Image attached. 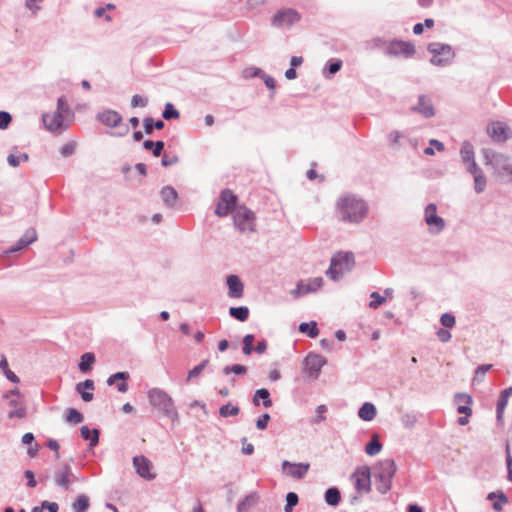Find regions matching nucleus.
Instances as JSON below:
<instances>
[{
	"label": "nucleus",
	"mask_w": 512,
	"mask_h": 512,
	"mask_svg": "<svg viewBox=\"0 0 512 512\" xmlns=\"http://www.w3.org/2000/svg\"><path fill=\"white\" fill-rule=\"evenodd\" d=\"M253 342H254V336L251 334H248L243 339V353L246 355H250L253 350Z\"/></svg>",
	"instance_id": "47"
},
{
	"label": "nucleus",
	"mask_w": 512,
	"mask_h": 512,
	"mask_svg": "<svg viewBox=\"0 0 512 512\" xmlns=\"http://www.w3.org/2000/svg\"><path fill=\"white\" fill-rule=\"evenodd\" d=\"M323 285L322 277H315L308 280H301L297 283L296 288L291 292L294 297L317 292Z\"/></svg>",
	"instance_id": "12"
},
{
	"label": "nucleus",
	"mask_w": 512,
	"mask_h": 512,
	"mask_svg": "<svg viewBox=\"0 0 512 512\" xmlns=\"http://www.w3.org/2000/svg\"><path fill=\"white\" fill-rule=\"evenodd\" d=\"M64 117V113L55 111L53 113L43 115V122L47 129L50 131H56L62 127Z\"/></svg>",
	"instance_id": "20"
},
{
	"label": "nucleus",
	"mask_w": 512,
	"mask_h": 512,
	"mask_svg": "<svg viewBox=\"0 0 512 512\" xmlns=\"http://www.w3.org/2000/svg\"><path fill=\"white\" fill-rule=\"evenodd\" d=\"M26 414V408L24 406H19L17 409L9 412V418H24Z\"/></svg>",
	"instance_id": "59"
},
{
	"label": "nucleus",
	"mask_w": 512,
	"mask_h": 512,
	"mask_svg": "<svg viewBox=\"0 0 512 512\" xmlns=\"http://www.w3.org/2000/svg\"><path fill=\"white\" fill-rule=\"evenodd\" d=\"M189 512H205L203 507H202V504L199 500H196L194 503H193V507H192V510L189 511Z\"/></svg>",
	"instance_id": "64"
},
{
	"label": "nucleus",
	"mask_w": 512,
	"mask_h": 512,
	"mask_svg": "<svg viewBox=\"0 0 512 512\" xmlns=\"http://www.w3.org/2000/svg\"><path fill=\"white\" fill-rule=\"evenodd\" d=\"M286 501L287 503L285 506V511L290 512L292 508L298 503V495L294 492H289L286 496Z\"/></svg>",
	"instance_id": "46"
},
{
	"label": "nucleus",
	"mask_w": 512,
	"mask_h": 512,
	"mask_svg": "<svg viewBox=\"0 0 512 512\" xmlns=\"http://www.w3.org/2000/svg\"><path fill=\"white\" fill-rule=\"evenodd\" d=\"M246 371H247L246 367L241 365V364H235V365H232V366H226L223 369L224 374H229V373L245 374Z\"/></svg>",
	"instance_id": "49"
},
{
	"label": "nucleus",
	"mask_w": 512,
	"mask_h": 512,
	"mask_svg": "<svg viewBox=\"0 0 512 512\" xmlns=\"http://www.w3.org/2000/svg\"><path fill=\"white\" fill-rule=\"evenodd\" d=\"M381 449L382 445L379 442L377 435H374L372 440L366 445L365 452L370 456H374L378 454Z\"/></svg>",
	"instance_id": "36"
},
{
	"label": "nucleus",
	"mask_w": 512,
	"mask_h": 512,
	"mask_svg": "<svg viewBox=\"0 0 512 512\" xmlns=\"http://www.w3.org/2000/svg\"><path fill=\"white\" fill-rule=\"evenodd\" d=\"M162 412H164L165 416H167L172 422L177 421L178 413L173 404V401L171 397L164 393H162Z\"/></svg>",
	"instance_id": "25"
},
{
	"label": "nucleus",
	"mask_w": 512,
	"mask_h": 512,
	"mask_svg": "<svg viewBox=\"0 0 512 512\" xmlns=\"http://www.w3.org/2000/svg\"><path fill=\"white\" fill-rule=\"evenodd\" d=\"M336 210L340 220L350 223L363 220L368 213L365 201L354 195H345L339 198L336 203Z\"/></svg>",
	"instance_id": "1"
},
{
	"label": "nucleus",
	"mask_w": 512,
	"mask_h": 512,
	"mask_svg": "<svg viewBox=\"0 0 512 512\" xmlns=\"http://www.w3.org/2000/svg\"><path fill=\"white\" fill-rule=\"evenodd\" d=\"M80 432L84 440L90 441V447H94L98 444L99 431L97 429H89L87 426H82Z\"/></svg>",
	"instance_id": "27"
},
{
	"label": "nucleus",
	"mask_w": 512,
	"mask_h": 512,
	"mask_svg": "<svg viewBox=\"0 0 512 512\" xmlns=\"http://www.w3.org/2000/svg\"><path fill=\"white\" fill-rule=\"evenodd\" d=\"M396 473V464L392 459L379 461L373 468L377 490L385 494L392 487V479Z\"/></svg>",
	"instance_id": "2"
},
{
	"label": "nucleus",
	"mask_w": 512,
	"mask_h": 512,
	"mask_svg": "<svg viewBox=\"0 0 512 512\" xmlns=\"http://www.w3.org/2000/svg\"><path fill=\"white\" fill-rule=\"evenodd\" d=\"M129 378V374L127 372H118L113 375H111L107 383L108 385L117 384L118 391L125 393L128 390V384L126 383V380Z\"/></svg>",
	"instance_id": "23"
},
{
	"label": "nucleus",
	"mask_w": 512,
	"mask_h": 512,
	"mask_svg": "<svg viewBox=\"0 0 512 512\" xmlns=\"http://www.w3.org/2000/svg\"><path fill=\"white\" fill-rule=\"evenodd\" d=\"M25 477L28 479V483L27 484H28L29 487L33 488V487L36 486L37 483H36V480L34 478V474H33L32 471H30V470L25 471Z\"/></svg>",
	"instance_id": "63"
},
{
	"label": "nucleus",
	"mask_w": 512,
	"mask_h": 512,
	"mask_svg": "<svg viewBox=\"0 0 512 512\" xmlns=\"http://www.w3.org/2000/svg\"><path fill=\"white\" fill-rule=\"evenodd\" d=\"M178 194L176 190L171 187L167 186L162 188V201L165 203L168 207H174L177 203Z\"/></svg>",
	"instance_id": "26"
},
{
	"label": "nucleus",
	"mask_w": 512,
	"mask_h": 512,
	"mask_svg": "<svg viewBox=\"0 0 512 512\" xmlns=\"http://www.w3.org/2000/svg\"><path fill=\"white\" fill-rule=\"evenodd\" d=\"M240 412V409L238 406H234L230 403L223 405L220 410L219 414L222 417H229V416H237Z\"/></svg>",
	"instance_id": "40"
},
{
	"label": "nucleus",
	"mask_w": 512,
	"mask_h": 512,
	"mask_svg": "<svg viewBox=\"0 0 512 512\" xmlns=\"http://www.w3.org/2000/svg\"><path fill=\"white\" fill-rule=\"evenodd\" d=\"M300 14L294 9L279 10L272 18V25L278 28L290 27L300 20Z\"/></svg>",
	"instance_id": "7"
},
{
	"label": "nucleus",
	"mask_w": 512,
	"mask_h": 512,
	"mask_svg": "<svg viewBox=\"0 0 512 512\" xmlns=\"http://www.w3.org/2000/svg\"><path fill=\"white\" fill-rule=\"evenodd\" d=\"M56 111L64 113L65 115H67L69 113V108H68V105H67L66 100L64 99V97H60L58 99L57 110Z\"/></svg>",
	"instance_id": "60"
},
{
	"label": "nucleus",
	"mask_w": 512,
	"mask_h": 512,
	"mask_svg": "<svg viewBox=\"0 0 512 512\" xmlns=\"http://www.w3.org/2000/svg\"><path fill=\"white\" fill-rule=\"evenodd\" d=\"M418 110L420 113H422L426 117H431L434 115V110H433L432 104L425 97L419 98Z\"/></svg>",
	"instance_id": "35"
},
{
	"label": "nucleus",
	"mask_w": 512,
	"mask_h": 512,
	"mask_svg": "<svg viewBox=\"0 0 512 512\" xmlns=\"http://www.w3.org/2000/svg\"><path fill=\"white\" fill-rule=\"evenodd\" d=\"M441 324L446 328L454 327L456 323L455 316L450 313H444L440 318Z\"/></svg>",
	"instance_id": "48"
},
{
	"label": "nucleus",
	"mask_w": 512,
	"mask_h": 512,
	"mask_svg": "<svg viewBox=\"0 0 512 512\" xmlns=\"http://www.w3.org/2000/svg\"><path fill=\"white\" fill-rule=\"evenodd\" d=\"M325 363V358L318 354H309L305 358L306 369L311 375L316 376L320 372L321 368L325 365Z\"/></svg>",
	"instance_id": "18"
},
{
	"label": "nucleus",
	"mask_w": 512,
	"mask_h": 512,
	"mask_svg": "<svg viewBox=\"0 0 512 512\" xmlns=\"http://www.w3.org/2000/svg\"><path fill=\"white\" fill-rule=\"evenodd\" d=\"M229 313L233 318L242 322L246 321L249 317V309L245 306L231 307Z\"/></svg>",
	"instance_id": "32"
},
{
	"label": "nucleus",
	"mask_w": 512,
	"mask_h": 512,
	"mask_svg": "<svg viewBox=\"0 0 512 512\" xmlns=\"http://www.w3.org/2000/svg\"><path fill=\"white\" fill-rule=\"evenodd\" d=\"M428 49L433 54L431 62L435 65H444L453 57V51L450 46L433 43L429 45Z\"/></svg>",
	"instance_id": "8"
},
{
	"label": "nucleus",
	"mask_w": 512,
	"mask_h": 512,
	"mask_svg": "<svg viewBox=\"0 0 512 512\" xmlns=\"http://www.w3.org/2000/svg\"><path fill=\"white\" fill-rule=\"evenodd\" d=\"M355 489L358 493H367L371 486V472L368 466L358 467L351 476Z\"/></svg>",
	"instance_id": "6"
},
{
	"label": "nucleus",
	"mask_w": 512,
	"mask_h": 512,
	"mask_svg": "<svg viewBox=\"0 0 512 512\" xmlns=\"http://www.w3.org/2000/svg\"><path fill=\"white\" fill-rule=\"evenodd\" d=\"M340 499V492L337 488H329L325 493V500L329 505H337L340 502Z\"/></svg>",
	"instance_id": "37"
},
{
	"label": "nucleus",
	"mask_w": 512,
	"mask_h": 512,
	"mask_svg": "<svg viewBox=\"0 0 512 512\" xmlns=\"http://www.w3.org/2000/svg\"><path fill=\"white\" fill-rule=\"evenodd\" d=\"M474 175L475 190L480 193L483 192L486 187V179L477 167V171L472 173Z\"/></svg>",
	"instance_id": "38"
},
{
	"label": "nucleus",
	"mask_w": 512,
	"mask_h": 512,
	"mask_svg": "<svg viewBox=\"0 0 512 512\" xmlns=\"http://www.w3.org/2000/svg\"><path fill=\"white\" fill-rule=\"evenodd\" d=\"M76 390L81 394V398L85 402H90L94 395L92 392L94 390V382L93 380L87 379L84 382H80L76 385Z\"/></svg>",
	"instance_id": "24"
},
{
	"label": "nucleus",
	"mask_w": 512,
	"mask_h": 512,
	"mask_svg": "<svg viewBox=\"0 0 512 512\" xmlns=\"http://www.w3.org/2000/svg\"><path fill=\"white\" fill-rule=\"evenodd\" d=\"M206 363L207 361H203L199 365L195 366L192 370H190L188 374V379L198 377L202 370L205 368Z\"/></svg>",
	"instance_id": "53"
},
{
	"label": "nucleus",
	"mask_w": 512,
	"mask_h": 512,
	"mask_svg": "<svg viewBox=\"0 0 512 512\" xmlns=\"http://www.w3.org/2000/svg\"><path fill=\"white\" fill-rule=\"evenodd\" d=\"M144 147L146 149H152L153 148V154L158 157L160 156V141L153 142L150 140H147L144 142Z\"/></svg>",
	"instance_id": "52"
},
{
	"label": "nucleus",
	"mask_w": 512,
	"mask_h": 512,
	"mask_svg": "<svg viewBox=\"0 0 512 512\" xmlns=\"http://www.w3.org/2000/svg\"><path fill=\"white\" fill-rule=\"evenodd\" d=\"M234 222L241 232H252L255 228V216L252 211L246 207L236 208L234 215Z\"/></svg>",
	"instance_id": "4"
},
{
	"label": "nucleus",
	"mask_w": 512,
	"mask_h": 512,
	"mask_svg": "<svg viewBox=\"0 0 512 512\" xmlns=\"http://www.w3.org/2000/svg\"><path fill=\"white\" fill-rule=\"evenodd\" d=\"M95 362V356L92 353H85L81 356L79 369L82 372H87L91 369L92 364Z\"/></svg>",
	"instance_id": "34"
},
{
	"label": "nucleus",
	"mask_w": 512,
	"mask_h": 512,
	"mask_svg": "<svg viewBox=\"0 0 512 512\" xmlns=\"http://www.w3.org/2000/svg\"><path fill=\"white\" fill-rule=\"evenodd\" d=\"M237 197L230 190H224L221 193L220 200L216 206L215 213L224 217L232 210L236 204Z\"/></svg>",
	"instance_id": "13"
},
{
	"label": "nucleus",
	"mask_w": 512,
	"mask_h": 512,
	"mask_svg": "<svg viewBox=\"0 0 512 512\" xmlns=\"http://www.w3.org/2000/svg\"><path fill=\"white\" fill-rule=\"evenodd\" d=\"M455 402L457 403V412L459 414H464L465 416L460 417L458 419V423L462 426L468 424V417L472 414V397L469 394H458L455 397Z\"/></svg>",
	"instance_id": "11"
},
{
	"label": "nucleus",
	"mask_w": 512,
	"mask_h": 512,
	"mask_svg": "<svg viewBox=\"0 0 512 512\" xmlns=\"http://www.w3.org/2000/svg\"><path fill=\"white\" fill-rule=\"evenodd\" d=\"M491 367V364L480 365L475 372L474 380L481 381L484 375L491 369Z\"/></svg>",
	"instance_id": "51"
},
{
	"label": "nucleus",
	"mask_w": 512,
	"mask_h": 512,
	"mask_svg": "<svg viewBox=\"0 0 512 512\" xmlns=\"http://www.w3.org/2000/svg\"><path fill=\"white\" fill-rule=\"evenodd\" d=\"M43 0H26V7L35 14L38 10H40V3H42Z\"/></svg>",
	"instance_id": "56"
},
{
	"label": "nucleus",
	"mask_w": 512,
	"mask_h": 512,
	"mask_svg": "<svg viewBox=\"0 0 512 512\" xmlns=\"http://www.w3.org/2000/svg\"><path fill=\"white\" fill-rule=\"evenodd\" d=\"M270 420L269 414H263L256 422V426L260 430L266 429L268 422Z\"/></svg>",
	"instance_id": "57"
},
{
	"label": "nucleus",
	"mask_w": 512,
	"mask_h": 512,
	"mask_svg": "<svg viewBox=\"0 0 512 512\" xmlns=\"http://www.w3.org/2000/svg\"><path fill=\"white\" fill-rule=\"evenodd\" d=\"M461 158L463 162L467 165V169L470 173H475L477 171V163L474 159V149L473 146L465 142L461 147Z\"/></svg>",
	"instance_id": "17"
},
{
	"label": "nucleus",
	"mask_w": 512,
	"mask_h": 512,
	"mask_svg": "<svg viewBox=\"0 0 512 512\" xmlns=\"http://www.w3.org/2000/svg\"><path fill=\"white\" fill-rule=\"evenodd\" d=\"M147 104V99L141 95H134L131 100L132 107H144Z\"/></svg>",
	"instance_id": "55"
},
{
	"label": "nucleus",
	"mask_w": 512,
	"mask_h": 512,
	"mask_svg": "<svg viewBox=\"0 0 512 512\" xmlns=\"http://www.w3.org/2000/svg\"><path fill=\"white\" fill-rule=\"evenodd\" d=\"M299 330L302 333H306L309 337L315 338L319 334L316 322L306 323L303 322L299 325Z\"/></svg>",
	"instance_id": "33"
},
{
	"label": "nucleus",
	"mask_w": 512,
	"mask_h": 512,
	"mask_svg": "<svg viewBox=\"0 0 512 512\" xmlns=\"http://www.w3.org/2000/svg\"><path fill=\"white\" fill-rule=\"evenodd\" d=\"M66 420L72 424H79L83 421V415L74 408H69L66 413Z\"/></svg>",
	"instance_id": "39"
},
{
	"label": "nucleus",
	"mask_w": 512,
	"mask_h": 512,
	"mask_svg": "<svg viewBox=\"0 0 512 512\" xmlns=\"http://www.w3.org/2000/svg\"><path fill=\"white\" fill-rule=\"evenodd\" d=\"M358 415L364 421H371L376 415V408L373 404L366 402L359 409Z\"/></svg>",
	"instance_id": "30"
},
{
	"label": "nucleus",
	"mask_w": 512,
	"mask_h": 512,
	"mask_svg": "<svg viewBox=\"0 0 512 512\" xmlns=\"http://www.w3.org/2000/svg\"><path fill=\"white\" fill-rule=\"evenodd\" d=\"M491 164L493 165L498 177L512 175V165L507 157L501 155L495 156L494 159L491 160Z\"/></svg>",
	"instance_id": "16"
},
{
	"label": "nucleus",
	"mask_w": 512,
	"mask_h": 512,
	"mask_svg": "<svg viewBox=\"0 0 512 512\" xmlns=\"http://www.w3.org/2000/svg\"><path fill=\"white\" fill-rule=\"evenodd\" d=\"M488 132L496 142H505L512 134L510 128L502 122H493L490 124Z\"/></svg>",
	"instance_id": "14"
},
{
	"label": "nucleus",
	"mask_w": 512,
	"mask_h": 512,
	"mask_svg": "<svg viewBox=\"0 0 512 512\" xmlns=\"http://www.w3.org/2000/svg\"><path fill=\"white\" fill-rule=\"evenodd\" d=\"M28 160H29V157H28V154H26V153H22L20 155L9 154L7 157V161L9 163V165L12 167H17L20 165L21 161L27 162Z\"/></svg>",
	"instance_id": "42"
},
{
	"label": "nucleus",
	"mask_w": 512,
	"mask_h": 512,
	"mask_svg": "<svg viewBox=\"0 0 512 512\" xmlns=\"http://www.w3.org/2000/svg\"><path fill=\"white\" fill-rule=\"evenodd\" d=\"M355 264L354 256L350 252H338L332 259L326 274L332 280L339 279L343 274L350 271Z\"/></svg>",
	"instance_id": "3"
},
{
	"label": "nucleus",
	"mask_w": 512,
	"mask_h": 512,
	"mask_svg": "<svg viewBox=\"0 0 512 512\" xmlns=\"http://www.w3.org/2000/svg\"><path fill=\"white\" fill-rule=\"evenodd\" d=\"M162 117L166 120L171 119H178L179 118V112L178 110L173 106L171 103H166L165 109L162 112Z\"/></svg>",
	"instance_id": "41"
},
{
	"label": "nucleus",
	"mask_w": 512,
	"mask_h": 512,
	"mask_svg": "<svg viewBox=\"0 0 512 512\" xmlns=\"http://www.w3.org/2000/svg\"><path fill=\"white\" fill-rule=\"evenodd\" d=\"M98 119L107 127L118 128L119 130L114 133L115 135L123 136L129 131L128 126L122 123V118L116 111H104L98 115Z\"/></svg>",
	"instance_id": "5"
},
{
	"label": "nucleus",
	"mask_w": 512,
	"mask_h": 512,
	"mask_svg": "<svg viewBox=\"0 0 512 512\" xmlns=\"http://www.w3.org/2000/svg\"><path fill=\"white\" fill-rule=\"evenodd\" d=\"M90 507V499L87 495L81 494L77 496L72 503L73 512H86Z\"/></svg>",
	"instance_id": "29"
},
{
	"label": "nucleus",
	"mask_w": 512,
	"mask_h": 512,
	"mask_svg": "<svg viewBox=\"0 0 512 512\" xmlns=\"http://www.w3.org/2000/svg\"><path fill=\"white\" fill-rule=\"evenodd\" d=\"M498 498H499V501L498 502H495L493 503V508L497 511H500L502 509V505L501 504H505L508 502V498L505 496V494L503 493H500L498 495Z\"/></svg>",
	"instance_id": "61"
},
{
	"label": "nucleus",
	"mask_w": 512,
	"mask_h": 512,
	"mask_svg": "<svg viewBox=\"0 0 512 512\" xmlns=\"http://www.w3.org/2000/svg\"><path fill=\"white\" fill-rule=\"evenodd\" d=\"M437 337L441 342L446 343L450 341L452 336L448 330L441 328L437 331Z\"/></svg>",
	"instance_id": "58"
},
{
	"label": "nucleus",
	"mask_w": 512,
	"mask_h": 512,
	"mask_svg": "<svg viewBox=\"0 0 512 512\" xmlns=\"http://www.w3.org/2000/svg\"><path fill=\"white\" fill-rule=\"evenodd\" d=\"M37 239V233L35 229H29L23 235V237L18 241V243L12 247L10 250L6 251L5 254H9L11 252H17L27 245L33 243Z\"/></svg>",
	"instance_id": "22"
},
{
	"label": "nucleus",
	"mask_w": 512,
	"mask_h": 512,
	"mask_svg": "<svg viewBox=\"0 0 512 512\" xmlns=\"http://www.w3.org/2000/svg\"><path fill=\"white\" fill-rule=\"evenodd\" d=\"M371 298H372V300L369 303V307L373 308V309H377L379 306H381L386 301V298L381 296L378 292H372Z\"/></svg>",
	"instance_id": "45"
},
{
	"label": "nucleus",
	"mask_w": 512,
	"mask_h": 512,
	"mask_svg": "<svg viewBox=\"0 0 512 512\" xmlns=\"http://www.w3.org/2000/svg\"><path fill=\"white\" fill-rule=\"evenodd\" d=\"M425 222L432 233H439L445 227V222L437 215V207L433 203L427 205L425 209Z\"/></svg>",
	"instance_id": "9"
},
{
	"label": "nucleus",
	"mask_w": 512,
	"mask_h": 512,
	"mask_svg": "<svg viewBox=\"0 0 512 512\" xmlns=\"http://www.w3.org/2000/svg\"><path fill=\"white\" fill-rule=\"evenodd\" d=\"M228 296L230 298H241L243 296L244 286L240 278L236 275L227 277Z\"/></svg>",
	"instance_id": "19"
},
{
	"label": "nucleus",
	"mask_w": 512,
	"mask_h": 512,
	"mask_svg": "<svg viewBox=\"0 0 512 512\" xmlns=\"http://www.w3.org/2000/svg\"><path fill=\"white\" fill-rule=\"evenodd\" d=\"M508 403V397L506 395H500V399L497 403V420L502 421L504 410Z\"/></svg>",
	"instance_id": "44"
},
{
	"label": "nucleus",
	"mask_w": 512,
	"mask_h": 512,
	"mask_svg": "<svg viewBox=\"0 0 512 512\" xmlns=\"http://www.w3.org/2000/svg\"><path fill=\"white\" fill-rule=\"evenodd\" d=\"M386 52L391 56L409 58L414 55L415 47L410 42L392 41L387 45Z\"/></svg>",
	"instance_id": "10"
},
{
	"label": "nucleus",
	"mask_w": 512,
	"mask_h": 512,
	"mask_svg": "<svg viewBox=\"0 0 512 512\" xmlns=\"http://www.w3.org/2000/svg\"><path fill=\"white\" fill-rule=\"evenodd\" d=\"M133 464L136 468L137 473L146 479H152L155 474L151 473V464L145 457H134Z\"/></svg>",
	"instance_id": "21"
},
{
	"label": "nucleus",
	"mask_w": 512,
	"mask_h": 512,
	"mask_svg": "<svg viewBox=\"0 0 512 512\" xmlns=\"http://www.w3.org/2000/svg\"><path fill=\"white\" fill-rule=\"evenodd\" d=\"M282 468L289 476L301 479L307 474L310 465L308 463H291L289 461H284L282 463Z\"/></svg>",
	"instance_id": "15"
},
{
	"label": "nucleus",
	"mask_w": 512,
	"mask_h": 512,
	"mask_svg": "<svg viewBox=\"0 0 512 512\" xmlns=\"http://www.w3.org/2000/svg\"><path fill=\"white\" fill-rule=\"evenodd\" d=\"M43 507L48 509L49 512H58V510H59V506L55 502L44 501L43 502Z\"/></svg>",
	"instance_id": "62"
},
{
	"label": "nucleus",
	"mask_w": 512,
	"mask_h": 512,
	"mask_svg": "<svg viewBox=\"0 0 512 512\" xmlns=\"http://www.w3.org/2000/svg\"><path fill=\"white\" fill-rule=\"evenodd\" d=\"M56 483L59 486H62L66 489L69 488L70 484V468L69 466L65 465L63 468L56 474Z\"/></svg>",
	"instance_id": "31"
},
{
	"label": "nucleus",
	"mask_w": 512,
	"mask_h": 512,
	"mask_svg": "<svg viewBox=\"0 0 512 512\" xmlns=\"http://www.w3.org/2000/svg\"><path fill=\"white\" fill-rule=\"evenodd\" d=\"M327 412V407L325 405H319L317 408H316V415L311 419V422L313 424H319L321 423L322 421H324L326 419V414Z\"/></svg>",
	"instance_id": "43"
},
{
	"label": "nucleus",
	"mask_w": 512,
	"mask_h": 512,
	"mask_svg": "<svg viewBox=\"0 0 512 512\" xmlns=\"http://www.w3.org/2000/svg\"><path fill=\"white\" fill-rule=\"evenodd\" d=\"M11 122V115L8 112H0V129H6Z\"/></svg>",
	"instance_id": "54"
},
{
	"label": "nucleus",
	"mask_w": 512,
	"mask_h": 512,
	"mask_svg": "<svg viewBox=\"0 0 512 512\" xmlns=\"http://www.w3.org/2000/svg\"><path fill=\"white\" fill-rule=\"evenodd\" d=\"M144 127L146 134H150L153 131V127H155L156 129H160V120L154 123L152 118H145Z\"/></svg>",
	"instance_id": "50"
},
{
	"label": "nucleus",
	"mask_w": 512,
	"mask_h": 512,
	"mask_svg": "<svg viewBox=\"0 0 512 512\" xmlns=\"http://www.w3.org/2000/svg\"><path fill=\"white\" fill-rule=\"evenodd\" d=\"M262 400L263 401V406L265 408H269L272 406V400L270 398V393L267 389L265 388H261V389H258L256 392H255V395L253 397V403L254 405L258 406L259 405V401Z\"/></svg>",
	"instance_id": "28"
}]
</instances>
